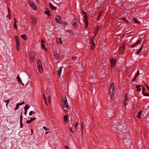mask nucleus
<instances>
[{"instance_id":"37998d69","label":"nucleus","mask_w":149,"mask_h":149,"mask_svg":"<svg viewBox=\"0 0 149 149\" xmlns=\"http://www.w3.org/2000/svg\"><path fill=\"white\" fill-rule=\"evenodd\" d=\"M142 93H144L145 90V88L144 87L142 86Z\"/></svg>"},{"instance_id":"7c9ffc66","label":"nucleus","mask_w":149,"mask_h":149,"mask_svg":"<svg viewBox=\"0 0 149 149\" xmlns=\"http://www.w3.org/2000/svg\"><path fill=\"white\" fill-rule=\"evenodd\" d=\"M141 49L140 48V49L136 52V54L138 55L139 54Z\"/></svg>"},{"instance_id":"20e7f679","label":"nucleus","mask_w":149,"mask_h":149,"mask_svg":"<svg viewBox=\"0 0 149 149\" xmlns=\"http://www.w3.org/2000/svg\"><path fill=\"white\" fill-rule=\"evenodd\" d=\"M110 61L111 64V67H114L116 65V60L114 58H112L110 59Z\"/></svg>"},{"instance_id":"f8f14e48","label":"nucleus","mask_w":149,"mask_h":149,"mask_svg":"<svg viewBox=\"0 0 149 149\" xmlns=\"http://www.w3.org/2000/svg\"><path fill=\"white\" fill-rule=\"evenodd\" d=\"M30 7L33 10H36L37 9V7H36V5H35V3H33L32 4V5L30 6Z\"/></svg>"},{"instance_id":"13d9d810","label":"nucleus","mask_w":149,"mask_h":149,"mask_svg":"<svg viewBox=\"0 0 149 149\" xmlns=\"http://www.w3.org/2000/svg\"><path fill=\"white\" fill-rule=\"evenodd\" d=\"M20 123V128H21L22 127H23V125H22V123Z\"/></svg>"},{"instance_id":"bb28decb","label":"nucleus","mask_w":149,"mask_h":149,"mask_svg":"<svg viewBox=\"0 0 149 149\" xmlns=\"http://www.w3.org/2000/svg\"><path fill=\"white\" fill-rule=\"evenodd\" d=\"M128 99V97L127 96H125V102H124L125 105H127V103H126V101Z\"/></svg>"},{"instance_id":"393cba45","label":"nucleus","mask_w":149,"mask_h":149,"mask_svg":"<svg viewBox=\"0 0 149 149\" xmlns=\"http://www.w3.org/2000/svg\"><path fill=\"white\" fill-rule=\"evenodd\" d=\"M64 120L65 121V122H67V120H68V117L67 116V115H65L64 116Z\"/></svg>"},{"instance_id":"f3484780","label":"nucleus","mask_w":149,"mask_h":149,"mask_svg":"<svg viewBox=\"0 0 149 149\" xmlns=\"http://www.w3.org/2000/svg\"><path fill=\"white\" fill-rule=\"evenodd\" d=\"M142 113V112L141 111L139 112L137 114V117L138 118L140 119V115Z\"/></svg>"},{"instance_id":"c9c22d12","label":"nucleus","mask_w":149,"mask_h":149,"mask_svg":"<svg viewBox=\"0 0 149 149\" xmlns=\"http://www.w3.org/2000/svg\"><path fill=\"white\" fill-rule=\"evenodd\" d=\"M19 104H18L16 105V107L15 108V110H16L18 109V108L19 107Z\"/></svg>"},{"instance_id":"79ce46f5","label":"nucleus","mask_w":149,"mask_h":149,"mask_svg":"<svg viewBox=\"0 0 149 149\" xmlns=\"http://www.w3.org/2000/svg\"><path fill=\"white\" fill-rule=\"evenodd\" d=\"M43 97L44 98V101L45 102V103L46 104L47 103V102H46V98L44 94H43Z\"/></svg>"},{"instance_id":"603ef678","label":"nucleus","mask_w":149,"mask_h":149,"mask_svg":"<svg viewBox=\"0 0 149 149\" xmlns=\"http://www.w3.org/2000/svg\"><path fill=\"white\" fill-rule=\"evenodd\" d=\"M45 44H42L41 47L43 48V47H45Z\"/></svg>"},{"instance_id":"a19ab883","label":"nucleus","mask_w":149,"mask_h":149,"mask_svg":"<svg viewBox=\"0 0 149 149\" xmlns=\"http://www.w3.org/2000/svg\"><path fill=\"white\" fill-rule=\"evenodd\" d=\"M18 81H19V82L23 86H24V84L22 83V80L20 79H19L18 80Z\"/></svg>"},{"instance_id":"052dcab7","label":"nucleus","mask_w":149,"mask_h":149,"mask_svg":"<svg viewBox=\"0 0 149 149\" xmlns=\"http://www.w3.org/2000/svg\"><path fill=\"white\" fill-rule=\"evenodd\" d=\"M65 149H69V147L67 146H65Z\"/></svg>"},{"instance_id":"f03ea898","label":"nucleus","mask_w":149,"mask_h":149,"mask_svg":"<svg viewBox=\"0 0 149 149\" xmlns=\"http://www.w3.org/2000/svg\"><path fill=\"white\" fill-rule=\"evenodd\" d=\"M62 101L63 103L64 104L65 106L64 107L67 109L69 107L68 103L67 102V99L65 96H63L62 97Z\"/></svg>"},{"instance_id":"4d7b16f0","label":"nucleus","mask_w":149,"mask_h":149,"mask_svg":"<svg viewBox=\"0 0 149 149\" xmlns=\"http://www.w3.org/2000/svg\"><path fill=\"white\" fill-rule=\"evenodd\" d=\"M136 76H135V77H134V78L133 79L132 81H135V79H136Z\"/></svg>"},{"instance_id":"dca6fc26","label":"nucleus","mask_w":149,"mask_h":149,"mask_svg":"<svg viewBox=\"0 0 149 149\" xmlns=\"http://www.w3.org/2000/svg\"><path fill=\"white\" fill-rule=\"evenodd\" d=\"M140 43V41L139 40H138L136 43H135L134 45L131 46L130 47L131 48H133L134 47V46L139 44Z\"/></svg>"},{"instance_id":"4be33fe9","label":"nucleus","mask_w":149,"mask_h":149,"mask_svg":"<svg viewBox=\"0 0 149 149\" xmlns=\"http://www.w3.org/2000/svg\"><path fill=\"white\" fill-rule=\"evenodd\" d=\"M21 38L26 40L27 39V38L26 35L25 34H22L21 36Z\"/></svg>"},{"instance_id":"a18cd8bd","label":"nucleus","mask_w":149,"mask_h":149,"mask_svg":"<svg viewBox=\"0 0 149 149\" xmlns=\"http://www.w3.org/2000/svg\"><path fill=\"white\" fill-rule=\"evenodd\" d=\"M31 122V120H27L26 121V123L28 124L30 123Z\"/></svg>"},{"instance_id":"e433bc0d","label":"nucleus","mask_w":149,"mask_h":149,"mask_svg":"<svg viewBox=\"0 0 149 149\" xmlns=\"http://www.w3.org/2000/svg\"><path fill=\"white\" fill-rule=\"evenodd\" d=\"M17 42V45H16V48H19V43L18 42Z\"/></svg>"},{"instance_id":"ea45409f","label":"nucleus","mask_w":149,"mask_h":149,"mask_svg":"<svg viewBox=\"0 0 149 149\" xmlns=\"http://www.w3.org/2000/svg\"><path fill=\"white\" fill-rule=\"evenodd\" d=\"M102 15V14H101V13H100L98 16V20H99L100 19V17Z\"/></svg>"},{"instance_id":"69168bd1","label":"nucleus","mask_w":149,"mask_h":149,"mask_svg":"<svg viewBox=\"0 0 149 149\" xmlns=\"http://www.w3.org/2000/svg\"><path fill=\"white\" fill-rule=\"evenodd\" d=\"M27 113V111H25V110L24 111V115H26V114Z\"/></svg>"},{"instance_id":"8fccbe9b","label":"nucleus","mask_w":149,"mask_h":149,"mask_svg":"<svg viewBox=\"0 0 149 149\" xmlns=\"http://www.w3.org/2000/svg\"><path fill=\"white\" fill-rule=\"evenodd\" d=\"M139 70H138L137 71V73L135 76L136 77L137 75H138L139 74Z\"/></svg>"},{"instance_id":"0e129e2a","label":"nucleus","mask_w":149,"mask_h":149,"mask_svg":"<svg viewBox=\"0 0 149 149\" xmlns=\"http://www.w3.org/2000/svg\"><path fill=\"white\" fill-rule=\"evenodd\" d=\"M122 126H117V129H119V128H120L121 127H122Z\"/></svg>"},{"instance_id":"412c9836","label":"nucleus","mask_w":149,"mask_h":149,"mask_svg":"<svg viewBox=\"0 0 149 149\" xmlns=\"http://www.w3.org/2000/svg\"><path fill=\"white\" fill-rule=\"evenodd\" d=\"M51 97L50 95L48 97V99L49 103L50 105H51V103H52L51 102Z\"/></svg>"},{"instance_id":"09e8293b","label":"nucleus","mask_w":149,"mask_h":149,"mask_svg":"<svg viewBox=\"0 0 149 149\" xmlns=\"http://www.w3.org/2000/svg\"><path fill=\"white\" fill-rule=\"evenodd\" d=\"M137 88V91L138 92H140L141 91V88Z\"/></svg>"},{"instance_id":"58836bf2","label":"nucleus","mask_w":149,"mask_h":149,"mask_svg":"<svg viewBox=\"0 0 149 149\" xmlns=\"http://www.w3.org/2000/svg\"><path fill=\"white\" fill-rule=\"evenodd\" d=\"M4 102H6V106L7 107V105H8V104L9 103V100H5L4 101Z\"/></svg>"},{"instance_id":"3c124183","label":"nucleus","mask_w":149,"mask_h":149,"mask_svg":"<svg viewBox=\"0 0 149 149\" xmlns=\"http://www.w3.org/2000/svg\"><path fill=\"white\" fill-rule=\"evenodd\" d=\"M43 49H44V50L45 51H47V48L45 47L43 48Z\"/></svg>"},{"instance_id":"a211bd4d","label":"nucleus","mask_w":149,"mask_h":149,"mask_svg":"<svg viewBox=\"0 0 149 149\" xmlns=\"http://www.w3.org/2000/svg\"><path fill=\"white\" fill-rule=\"evenodd\" d=\"M54 55L55 57L56 58H59L61 57L60 55L58 54L54 53Z\"/></svg>"},{"instance_id":"6ab92c4d","label":"nucleus","mask_w":149,"mask_h":149,"mask_svg":"<svg viewBox=\"0 0 149 149\" xmlns=\"http://www.w3.org/2000/svg\"><path fill=\"white\" fill-rule=\"evenodd\" d=\"M28 4H29L30 6L32 5V4L34 3L32 0H28Z\"/></svg>"},{"instance_id":"2f4dec72","label":"nucleus","mask_w":149,"mask_h":149,"mask_svg":"<svg viewBox=\"0 0 149 149\" xmlns=\"http://www.w3.org/2000/svg\"><path fill=\"white\" fill-rule=\"evenodd\" d=\"M20 123H22V114H20Z\"/></svg>"},{"instance_id":"6e6552de","label":"nucleus","mask_w":149,"mask_h":149,"mask_svg":"<svg viewBox=\"0 0 149 149\" xmlns=\"http://www.w3.org/2000/svg\"><path fill=\"white\" fill-rule=\"evenodd\" d=\"M30 18L32 20L31 22L32 23H33L34 25H36L37 23V22L34 17L32 15H31L30 16Z\"/></svg>"},{"instance_id":"774afa93","label":"nucleus","mask_w":149,"mask_h":149,"mask_svg":"<svg viewBox=\"0 0 149 149\" xmlns=\"http://www.w3.org/2000/svg\"><path fill=\"white\" fill-rule=\"evenodd\" d=\"M36 2H37V3H39V1H37V0H36Z\"/></svg>"},{"instance_id":"c03bdc74","label":"nucleus","mask_w":149,"mask_h":149,"mask_svg":"<svg viewBox=\"0 0 149 149\" xmlns=\"http://www.w3.org/2000/svg\"><path fill=\"white\" fill-rule=\"evenodd\" d=\"M30 118L31 120V121H33L34 120H35L36 119V118L35 117H34L33 118Z\"/></svg>"},{"instance_id":"423d86ee","label":"nucleus","mask_w":149,"mask_h":149,"mask_svg":"<svg viewBox=\"0 0 149 149\" xmlns=\"http://www.w3.org/2000/svg\"><path fill=\"white\" fill-rule=\"evenodd\" d=\"M35 53L34 52H31L30 54L29 58L30 61L32 62L34 60L35 58Z\"/></svg>"},{"instance_id":"2eb2a0df","label":"nucleus","mask_w":149,"mask_h":149,"mask_svg":"<svg viewBox=\"0 0 149 149\" xmlns=\"http://www.w3.org/2000/svg\"><path fill=\"white\" fill-rule=\"evenodd\" d=\"M37 67L38 68H39V67H42V63L41 62V61L40 60H38V61L37 62Z\"/></svg>"},{"instance_id":"473e14b6","label":"nucleus","mask_w":149,"mask_h":149,"mask_svg":"<svg viewBox=\"0 0 149 149\" xmlns=\"http://www.w3.org/2000/svg\"><path fill=\"white\" fill-rule=\"evenodd\" d=\"M143 96H149V94L148 93H142Z\"/></svg>"},{"instance_id":"338daca9","label":"nucleus","mask_w":149,"mask_h":149,"mask_svg":"<svg viewBox=\"0 0 149 149\" xmlns=\"http://www.w3.org/2000/svg\"><path fill=\"white\" fill-rule=\"evenodd\" d=\"M143 45H142L141 46V47L140 48L142 49L143 48Z\"/></svg>"},{"instance_id":"1a4fd4ad","label":"nucleus","mask_w":149,"mask_h":149,"mask_svg":"<svg viewBox=\"0 0 149 149\" xmlns=\"http://www.w3.org/2000/svg\"><path fill=\"white\" fill-rule=\"evenodd\" d=\"M78 20V18H77L74 20L72 24L74 28H76L77 27V25H76V24Z\"/></svg>"},{"instance_id":"cd10ccee","label":"nucleus","mask_w":149,"mask_h":149,"mask_svg":"<svg viewBox=\"0 0 149 149\" xmlns=\"http://www.w3.org/2000/svg\"><path fill=\"white\" fill-rule=\"evenodd\" d=\"M14 27L15 29H17V25L16 23L14 22Z\"/></svg>"},{"instance_id":"5701e85b","label":"nucleus","mask_w":149,"mask_h":149,"mask_svg":"<svg viewBox=\"0 0 149 149\" xmlns=\"http://www.w3.org/2000/svg\"><path fill=\"white\" fill-rule=\"evenodd\" d=\"M7 9H8V15L7 17H9V19L10 20L11 19V17H10V10L9 8H8Z\"/></svg>"},{"instance_id":"bf43d9fd","label":"nucleus","mask_w":149,"mask_h":149,"mask_svg":"<svg viewBox=\"0 0 149 149\" xmlns=\"http://www.w3.org/2000/svg\"><path fill=\"white\" fill-rule=\"evenodd\" d=\"M17 21L15 18H14V22L17 23Z\"/></svg>"},{"instance_id":"a878e982","label":"nucleus","mask_w":149,"mask_h":149,"mask_svg":"<svg viewBox=\"0 0 149 149\" xmlns=\"http://www.w3.org/2000/svg\"><path fill=\"white\" fill-rule=\"evenodd\" d=\"M56 22L59 24H61L62 23V21L61 19H60V20H56Z\"/></svg>"},{"instance_id":"f257e3e1","label":"nucleus","mask_w":149,"mask_h":149,"mask_svg":"<svg viewBox=\"0 0 149 149\" xmlns=\"http://www.w3.org/2000/svg\"><path fill=\"white\" fill-rule=\"evenodd\" d=\"M114 83H112L111 84V86L110 88L109 91V93L111 97V99L112 100H113L114 99Z\"/></svg>"},{"instance_id":"5fc2aeb1","label":"nucleus","mask_w":149,"mask_h":149,"mask_svg":"<svg viewBox=\"0 0 149 149\" xmlns=\"http://www.w3.org/2000/svg\"><path fill=\"white\" fill-rule=\"evenodd\" d=\"M41 42L42 43V44H44L45 41L43 40L42 39L41 40Z\"/></svg>"},{"instance_id":"4c0bfd02","label":"nucleus","mask_w":149,"mask_h":149,"mask_svg":"<svg viewBox=\"0 0 149 149\" xmlns=\"http://www.w3.org/2000/svg\"><path fill=\"white\" fill-rule=\"evenodd\" d=\"M32 113H34L35 112L33 111H31L29 112V116H31L32 115Z\"/></svg>"},{"instance_id":"864d4df0","label":"nucleus","mask_w":149,"mask_h":149,"mask_svg":"<svg viewBox=\"0 0 149 149\" xmlns=\"http://www.w3.org/2000/svg\"><path fill=\"white\" fill-rule=\"evenodd\" d=\"M43 128L45 130H48V129H47L45 126L43 127Z\"/></svg>"},{"instance_id":"de8ad7c7","label":"nucleus","mask_w":149,"mask_h":149,"mask_svg":"<svg viewBox=\"0 0 149 149\" xmlns=\"http://www.w3.org/2000/svg\"><path fill=\"white\" fill-rule=\"evenodd\" d=\"M78 125V123L77 122L75 124L74 127L75 128H76Z\"/></svg>"},{"instance_id":"c756f323","label":"nucleus","mask_w":149,"mask_h":149,"mask_svg":"<svg viewBox=\"0 0 149 149\" xmlns=\"http://www.w3.org/2000/svg\"><path fill=\"white\" fill-rule=\"evenodd\" d=\"M45 13L47 15L49 16H50V14H49V11L48 10H46L45 11Z\"/></svg>"},{"instance_id":"39448f33","label":"nucleus","mask_w":149,"mask_h":149,"mask_svg":"<svg viewBox=\"0 0 149 149\" xmlns=\"http://www.w3.org/2000/svg\"><path fill=\"white\" fill-rule=\"evenodd\" d=\"M83 17L84 18L83 20L85 24V27L86 29H87L88 25V21L87 20V17L86 15H84L83 16Z\"/></svg>"},{"instance_id":"f704fd0d","label":"nucleus","mask_w":149,"mask_h":149,"mask_svg":"<svg viewBox=\"0 0 149 149\" xmlns=\"http://www.w3.org/2000/svg\"><path fill=\"white\" fill-rule=\"evenodd\" d=\"M134 22L135 23H137L138 24H140V23L139 22L138 20H136V19H134Z\"/></svg>"},{"instance_id":"7ed1b4c3","label":"nucleus","mask_w":149,"mask_h":149,"mask_svg":"<svg viewBox=\"0 0 149 149\" xmlns=\"http://www.w3.org/2000/svg\"><path fill=\"white\" fill-rule=\"evenodd\" d=\"M106 113L108 117H112L113 114V111L111 109H108L106 111Z\"/></svg>"},{"instance_id":"9d476101","label":"nucleus","mask_w":149,"mask_h":149,"mask_svg":"<svg viewBox=\"0 0 149 149\" xmlns=\"http://www.w3.org/2000/svg\"><path fill=\"white\" fill-rule=\"evenodd\" d=\"M49 5L50 7L53 10H55L57 9V7L54 6L52 3L50 2H49Z\"/></svg>"},{"instance_id":"e2e57ef3","label":"nucleus","mask_w":149,"mask_h":149,"mask_svg":"<svg viewBox=\"0 0 149 149\" xmlns=\"http://www.w3.org/2000/svg\"><path fill=\"white\" fill-rule=\"evenodd\" d=\"M146 87L148 89V91H149V87H148V86L147 85L146 86Z\"/></svg>"},{"instance_id":"b1692460","label":"nucleus","mask_w":149,"mask_h":149,"mask_svg":"<svg viewBox=\"0 0 149 149\" xmlns=\"http://www.w3.org/2000/svg\"><path fill=\"white\" fill-rule=\"evenodd\" d=\"M60 19H61V17L59 15H57L55 17L56 20H60Z\"/></svg>"},{"instance_id":"ddd939ff","label":"nucleus","mask_w":149,"mask_h":149,"mask_svg":"<svg viewBox=\"0 0 149 149\" xmlns=\"http://www.w3.org/2000/svg\"><path fill=\"white\" fill-rule=\"evenodd\" d=\"M56 42L58 44H62V43L61 39L60 38H57L56 40Z\"/></svg>"},{"instance_id":"9b49d317","label":"nucleus","mask_w":149,"mask_h":149,"mask_svg":"<svg viewBox=\"0 0 149 149\" xmlns=\"http://www.w3.org/2000/svg\"><path fill=\"white\" fill-rule=\"evenodd\" d=\"M62 70V67H60L58 71V76L59 77H61V73Z\"/></svg>"},{"instance_id":"c85d7f7f","label":"nucleus","mask_w":149,"mask_h":149,"mask_svg":"<svg viewBox=\"0 0 149 149\" xmlns=\"http://www.w3.org/2000/svg\"><path fill=\"white\" fill-rule=\"evenodd\" d=\"M29 107V106H28L26 105H25L24 108L25 109V111H26L27 110H28V109Z\"/></svg>"},{"instance_id":"0eeeda50","label":"nucleus","mask_w":149,"mask_h":149,"mask_svg":"<svg viewBox=\"0 0 149 149\" xmlns=\"http://www.w3.org/2000/svg\"><path fill=\"white\" fill-rule=\"evenodd\" d=\"M76 60L77 61V62L80 61V59H79V58H78L76 57H74V56H73L72 57V60H71L70 61V62L72 63H73L74 62V61H73Z\"/></svg>"},{"instance_id":"72a5a7b5","label":"nucleus","mask_w":149,"mask_h":149,"mask_svg":"<svg viewBox=\"0 0 149 149\" xmlns=\"http://www.w3.org/2000/svg\"><path fill=\"white\" fill-rule=\"evenodd\" d=\"M15 39L16 42H18L19 43V40L18 39V38L17 36H15Z\"/></svg>"},{"instance_id":"6e6d98bb","label":"nucleus","mask_w":149,"mask_h":149,"mask_svg":"<svg viewBox=\"0 0 149 149\" xmlns=\"http://www.w3.org/2000/svg\"><path fill=\"white\" fill-rule=\"evenodd\" d=\"M142 86L141 85H139V86H136V88H140V87L141 86Z\"/></svg>"},{"instance_id":"680f3d73","label":"nucleus","mask_w":149,"mask_h":149,"mask_svg":"<svg viewBox=\"0 0 149 149\" xmlns=\"http://www.w3.org/2000/svg\"><path fill=\"white\" fill-rule=\"evenodd\" d=\"M17 78L18 79V80L19 79H20L19 75H18L17 77Z\"/></svg>"},{"instance_id":"49530a36","label":"nucleus","mask_w":149,"mask_h":149,"mask_svg":"<svg viewBox=\"0 0 149 149\" xmlns=\"http://www.w3.org/2000/svg\"><path fill=\"white\" fill-rule=\"evenodd\" d=\"M24 103V102L23 101H22L21 103H18V104L19 105H22Z\"/></svg>"},{"instance_id":"aec40b11","label":"nucleus","mask_w":149,"mask_h":149,"mask_svg":"<svg viewBox=\"0 0 149 149\" xmlns=\"http://www.w3.org/2000/svg\"><path fill=\"white\" fill-rule=\"evenodd\" d=\"M38 70L39 72L41 73L43 71V69L42 66L38 68Z\"/></svg>"},{"instance_id":"4468645a","label":"nucleus","mask_w":149,"mask_h":149,"mask_svg":"<svg viewBox=\"0 0 149 149\" xmlns=\"http://www.w3.org/2000/svg\"><path fill=\"white\" fill-rule=\"evenodd\" d=\"M95 46V43H94V42L93 40H92L91 42V48L92 49H94V47Z\"/></svg>"}]
</instances>
